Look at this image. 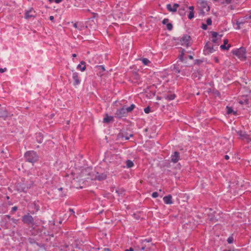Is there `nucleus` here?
<instances>
[{"label":"nucleus","instance_id":"obj_2","mask_svg":"<svg viewBox=\"0 0 251 251\" xmlns=\"http://www.w3.org/2000/svg\"><path fill=\"white\" fill-rule=\"evenodd\" d=\"M236 56L241 61L246 59V51L244 48L240 47L236 50Z\"/></svg>","mask_w":251,"mask_h":251},{"label":"nucleus","instance_id":"obj_11","mask_svg":"<svg viewBox=\"0 0 251 251\" xmlns=\"http://www.w3.org/2000/svg\"><path fill=\"white\" fill-rule=\"evenodd\" d=\"M172 199V197L169 195L163 198V201L165 204H171L173 203Z\"/></svg>","mask_w":251,"mask_h":251},{"label":"nucleus","instance_id":"obj_4","mask_svg":"<svg viewBox=\"0 0 251 251\" xmlns=\"http://www.w3.org/2000/svg\"><path fill=\"white\" fill-rule=\"evenodd\" d=\"M22 220L24 223L27 225L32 224L34 222L33 218L29 213L24 215Z\"/></svg>","mask_w":251,"mask_h":251},{"label":"nucleus","instance_id":"obj_31","mask_svg":"<svg viewBox=\"0 0 251 251\" xmlns=\"http://www.w3.org/2000/svg\"><path fill=\"white\" fill-rule=\"evenodd\" d=\"M206 23L207 25H211L212 24V20L210 18H208L206 20Z\"/></svg>","mask_w":251,"mask_h":251},{"label":"nucleus","instance_id":"obj_37","mask_svg":"<svg viewBox=\"0 0 251 251\" xmlns=\"http://www.w3.org/2000/svg\"><path fill=\"white\" fill-rule=\"evenodd\" d=\"M124 251H134V250L132 248H130L129 249H126Z\"/></svg>","mask_w":251,"mask_h":251},{"label":"nucleus","instance_id":"obj_25","mask_svg":"<svg viewBox=\"0 0 251 251\" xmlns=\"http://www.w3.org/2000/svg\"><path fill=\"white\" fill-rule=\"evenodd\" d=\"M175 95L174 94H170L167 96V99L169 100H173L175 98Z\"/></svg>","mask_w":251,"mask_h":251},{"label":"nucleus","instance_id":"obj_53","mask_svg":"<svg viewBox=\"0 0 251 251\" xmlns=\"http://www.w3.org/2000/svg\"><path fill=\"white\" fill-rule=\"evenodd\" d=\"M224 251H231L230 250H224Z\"/></svg>","mask_w":251,"mask_h":251},{"label":"nucleus","instance_id":"obj_33","mask_svg":"<svg viewBox=\"0 0 251 251\" xmlns=\"http://www.w3.org/2000/svg\"><path fill=\"white\" fill-rule=\"evenodd\" d=\"M6 68H0V73H4V72H5L6 71Z\"/></svg>","mask_w":251,"mask_h":251},{"label":"nucleus","instance_id":"obj_38","mask_svg":"<svg viewBox=\"0 0 251 251\" xmlns=\"http://www.w3.org/2000/svg\"><path fill=\"white\" fill-rule=\"evenodd\" d=\"M62 1V0H55V2L56 3H59L61 2Z\"/></svg>","mask_w":251,"mask_h":251},{"label":"nucleus","instance_id":"obj_47","mask_svg":"<svg viewBox=\"0 0 251 251\" xmlns=\"http://www.w3.org/2000/svg\"><path fill=\"white\" fill-rule=\"evenodd\" d=\"M129 137H125V139H126V140H128V139H129Z\"/></svg>","mask_w":251,"mask_h":251},{"label":"nucleus","instance_id":"obj_45","mask_svg":"<svg viewBox=\"0 0 251 251\" xmlns=\"http://www.w3.org/2000/svg\"><path fill=\"white\" fill-rule=\"evenodd\" d=\"M72 56L73 57H75L76 56V54L74 53V54H73Z\"/></svg>","mask_w":251,"mask_h":251},{"label":"nucleus","instance_id":"obj_26","mask_svg":"<svg viewBox=\"0 0 251 251\" xmlns=\"http://www.w3.org/2000/svg\"><path fill=\"white\" fill-rule=\"evenodd\" d=\"M166 26H167V29H168L169 30H171L173 28V25L171 23L167 24L166 25Z\"/></svg>","mask_w":251,"mask_h":251},{"label":"nucleus","instance_id":"obj_54","mask_svg":"<svg viewBox=\"0 0 251 251\" xmlns=\"http://www.w3.org/2000/svg\"><path fill=\"white\" fill-rule=\"evenodd\" d=\"M226 1H228L229 2H230V0H226Z\"/></svg>","mask_w":251,"mask_h":251},{"label":"nucleus","instance_id":"obj_27","mask_svg":"<svg viewBox=\"0 0 251 251\" xmlns=\"http://www.w3.org/2000/svg\"><path fill=\"white\" fill-rule=\"evenodd\" d=\"M234 240V239H233V237H229L228 239H227V242L229 243V244H231L233 242Z\"/></svg>","mask_w":251,"mask_h":251},{"label":"nucleus","instance_id":"obj_15","mask_svg":"<svg viewBox=\"0 0 251 251\" xmlns=\"http://www.w3.org/2000/svg\"><path fill=\"white\" fill-rule=\"evenodd\" d=\"M77 68L82 72L84 71L86 69L85 62L81 61L80 64L77 65Z\"/></svg>","mask_w":251,"mask_h":251},{"label":"nucleus","instance_id":"obj_36","mask_svg":"<svg viewBox=\"0 0 251 251\" xmlns=\"http://www.w3.org/2000/svg\"><path fill=\"white\" fill-rule=\"evenodd\" d=\"M11 220L15 224H17V222H18V220L17 219H15L14 218H12L11 219Z\"/></svg>","mask_w":251,"mask_h":251},{"label":"nucleus","instance_id":"obj_9","mask_svg":"<svg viewBox=\"0 0 251 251\" xmlns=\"http://www.w3.org/2000/svg\"><path fill=\"white\" fill-rule=\"evenodd\" d=\"M167 9L170 12H175L176 11L177 8L178 7V4L174 3L173 5L168 4L166 6Z\"/></svg>","mask_w":251,"mask_h":251},{"label":"nucleus","instance_id":"obj_1","mask_svg":"<svg viewBox=\"0 0 251 251\" xmlns=\"http://www.w3.org/2000/svg\"><path fill=\"white\" fill-rule=\"evenodd\" d=\"M25 157L26 160L31 163L36 162L38 159V155L34 151H28L25 153Z\"/></svg>","mask_w":251,"mask_h":251},{"label":"nucleus","instance_id":"obj_50","mask_svg":"<svg viewBox=\"0 0 251 251\" xmlns=\"http://www.w3.org/2000/svg\"><path fill=\"white\" fill-rule=\"evenodd\" d=\"M6 217H7L8 218H10V216H9V215H6Z\"/></svg>","mask_w":251,"mask_h":251},{"label":"nucleus","instance_id":"obj_8","mask_svg":"<svg viewBox=\"0 0 251 251\" xmlns=\"http://www.w3.org/2000/svg\"><path fill=\"white\" fill-rule=\"evenodd\" d=\"M72 77L74 80L73 84L74 86H76L80 84V81L77 73H73Z\"/></svg>","mask_w":251,"mask_h":251},{"label":"nucleus","instance_id":"obj_19","mask_svg":"<svg viewBox=\"0 0 251 251\" xmlns=\"http://www.w3.org/2000/svg\"><path fill=\"white\" fill-rule=\"evenodd\" d=\"M227 43H228L227 40L225 39L224 40V44L223 45H221L220 48L223 50H228L230 47V45L228 44L227 45V46H226V44H227Z\"/></svg>","mask_w":251,"mask_h":251},{"label":"nucleus","instance_id":"obj_28","mask_svg":"<svg viewBox=\"0 0 251 251\" xmlns=\"http://www.w3.org/2000/svg\"><path fill=\"white\" fill-rule=\"evenodd\" d=\"M158 196V194L157 192H153L152 194V197L153 198H157V197Z\"/></svg>","mask_w":251,"mask_h":251},{"label":"nucleus","instance_id":"obj_52","mask_svg":"<svg viewBox=\"0 0 251 251\" xmlns=\"http://www.w3.org/2000/svg\"><path fill=\"white\" fill-rule=\"evenodd\" d=\"M59 190H62V188H60L59 189Z\"/></svg>","mask_w":251,"mask_h":251},{"label":"nucleus","instance_id":"obj_44","mask_svg":"<svg viewBox=\"0 0 251 251\" xmlns=\"http://www.w3.org/2000/svg\"><path fill=\"white\" fill-rule=\"evenodd\" d=\"M103 251H110V250L108 248H105Z\"/></svg>","mask_w":251,"mask_h":251},{"label":"nucleus","instance_id":"obj_16","mask_svg":"<svg viewBox=\"0 0 251 251\" xmlns=\"http://www.w3.org/2000/svg\"><path fill=\"white\" fill-rule=\"evenodd\" d=\"M106 175L104 174H99L97 173L96 176V178L99 180H104L106 179Z\"/></svg>","mask_w":251,"mask_h":251},{"label":"nucleus","instance_id":"obj_14","mask_svg":"<svg viewBox=\"0 0 251 251\" xmlns=\"http://www.w3.org/2000/svg\"><path fill=\"white\" fill-rule=\"evenodd\" d=\"M189 9L190 10L188 17L189 19H192L194 17V7L193 6H189Z\"/></svg>","mask_w":251,"mask_h":251},{"label":"nucleus","instance_id":"obj_35","mask_svg":"<svg viewBox=\"0 0 251 251\" xmlns=\"http://www.w3.org/2000/svg\"><path fill=\"white\" fill-rule=\"evenodd\" d=\"M17 209H18V207L17 206H14L12 208V211L14 212V211H16L17 210Z\"/></svg>","mask_w":251,"mask_h":251},{"label":"nucleus","instance_id":"obj_39","mask_svg":"<svg viewBox=\"0 0 251 251\" xmlns=\"http://www.w3.org/2000/svg\"><path fill=\"white\" fill-rule=\"evenodd\" d=\"M73 26L75 28H77V23L74 24Z\"/></svg>","mask_w":251,"mask_h":251},{"label":"nucleus","instance_id":"obj_51","mask_svg":"<svg viewBox=\"0 0 251 251\" xmlns=\"http://www.w3.org/2000/svg\"><path fill=\"white\" fill-rule=\"evenodd\" d=\"M49 1H50V2H52L53 1V0H48Z\"/></svg>","mask_w":251,"mask_h":251},{"label":"nucleus","instance_id":"obj_23","mask_svg":"<svg viewBox=\"0 0 251 251\" xmlns=\"http://www.w3.org/2000/svg\"><path fill=\"white\" fill-rule=\"evenodd\" d=\"M141 61L145 65H147L151 63L150 61L148 59L145 58L142 59Z\"/></svg>","mask_w":251,"mask_h":251},{"label":"nucleus","instance_id":"obj_10","mask_svg":"<svg viewBox=\"0 0 251 251\" xmlns=\"http://www.w3.org/2000/svg\"><path fill=\"white\" fill-rule=\"evenodd\" d=\"M171 160L173 162L176 163L179 160V153L177 151L174 152L171 155Z\"/></svg>","mask_w":251,"mask_h":251},{"label":"nucleus","instance_id":"obj_48","mask_svg":"<svg viewBox=\"0 0 251 251\" xmlns=\"http://www.w3.org/2000/svg\"><path fill=\"white\" fill-rule=\"evenodd\" d=\"M70 211H71L72 213H74V212L73 210H72V209H70Z\"/></svg>","mask_w":251,"mask_h":251},{"label":"nucleus","instance_id":"obj_41","mask_svg":"<svg viewBox=\"0 0 251 251\" xmlns=\"http://www.w3.org/2000/svg\"><path fill=\"white\" fill-rule=\"evenodd\" d=\"M50 19L51 21H53L54 20V17L53 16H50Z\"/></svg>","mask_w":251,"mask_h":251},{"label":"nucleus","instance_id":"obj_40","mask_svg":"<svg viewBox=\"0 0 251 251\" xmlns=\"http://www.w3.org/2000/svg\"><path fill=\"white\" fill-rule=\"evenodd\" d=\"M175 71L177 73H180V71H179V70L178 68H175Z\"/></svg>","mask_w":251,"mask_h":251},{"label":"nucleus","instance_id":"obj_24","mask_svg":"<svg viewBox=\"0 0 251 251\" xmlns=\"http://www.w3.org/2000/svg\"><path fill=\"white\" fill-rule=\"evenodd\" d=\"M226 109H227V114H229L233 112L234 115L235 114V112L233 111L231 108H230L228 106H227Z\"/></svg>","mask_w":251,"mask_h":251},{"label":"nucleus","instance_id":"obj_32","mask_svg":"<svg viewBox=\"0 0 251 251\" xmlns=\"http://www.w3.org/2000/svg\"><path fill=\"white\" fill-rule=\"evenodd\" d=\"M239 102L241 104H243L244 103H246V104H248V100H245L244 101H239Z\"/></svg>","mask_w":251,"mask_h":251},{"label":"nucleus","instance_id":"obj_30","mask_svg":"<svg viewBox=\"0 0 251 251\" xmlns=\"http://www.w3.org/2000/svg\"><path fill=\"white\" fill-rule=\"evenodd\" d=\"M144 112L147 114L149 113V112H150V108L149 107L145 108L144 109Z\"/></svg>","mask_w":251,"mask_h":251},{"label":"nucleus","instance_id":"obj_46","mask_svg":"<svg viewBox=\"0 0 251 251\" xmlns=\"http://www.w3.org/2000/svg\"><path fill=\"white\" fill-rule=\"evenodd\" d=\"M145 249V247H142V248H141V250H144Z\"/></svg>","mask_w":251,"mask_h":251},{"label":"nucleus","instance_id":"obj_55","mask_svg":"<svg viewBox=\"0 0 251 251\" xmlns=\"http://www.w3.org/2000/svg\"><path fill=\"white\" fill-rule=\"evenodd\" d=\"M130 137L132 136V134H130Z\"/></svg>","mask_w":251,"mask_h":251},{"label":"nucleus","instance_id":"obj_20","mask_svg":"<svg viewBox=\"0 0 251 251\" xmlns=\"http://www.w3.org/2000/svg\"><path fill=\"white\" fill-rule=\"evenodd\" d=\"M113 120V118L112 116H108L107 115L106 116L105 118L103 119V122L104 123H109L110 121H112Z\"/></svg>","mask_w":251,"mask_h":251},{"label":"nucleus","instance_id":"obj_34","mask_svg":"<svg viewBox=\"0 0 251 251\" xmlns=\"http://www.w3.org/2000/svg\"><path fill=\"white\" fill-rule=\"evenodd\" d=\"M201 27H202V28L203 29H204V30H206V29H207V25H205V24H202V26H201Z\"/></svg>","mask_w":251,"mask_h":251},{"label":"nucleus","instance_id":"obj_3","mask_svg":"<svg viewBox=\"0 0 251 251\" xmlns=\"http://www.w3.org/2000/svg\"><path fill=\"white\" fill-rule=\"evenodd\" d=\"M127 114V111L126 108L123 107L122 108H120L117 109L116 111L115 115V117L118 118H122L123 117H126Z\"/></svg>","mask_w":251,"mask_h":251},{"label":"nucleus","instance_id":"obj_7","mask_svg":"<svg viewBox=\"0 0 251 251\" xmlns=\"http://www.w3.org/2000/svg\"><path fill=\"white\" fill-rule=\"evenodd\" d=\"M190 36L187 35L183 36L180 40L181 45L186 47L189 46L190 44Z\"/></svg>","mask_w":251,"mask_h":251},{"label":"nucleus","instance_id":"obj_6","mask_svg":"<svg viewBox=\"0 0 251 251\" xmlns=\"http://www.w3.org/2000/svg\"><path fill=\"white\" fill-rule=\"evenodd\" d=\"M200 7L201 9L202 13L204 12H208L210 10V7L208 5L207 2L205 0H200L199 2Z\"/></svg>","mask_w":251,"mask_h":251},{"label":"nucleus","instance_id":"obj_12","mask_svg":"<svg viewBox=\"0 0 251 251\" xmlns=\"http://www.w3.org/2000/svg\"><path fill=\"white\" fill-rule=\"evenodd\" d=\"M34 16L35 11H34L33 9H30L29 11H27L25 14V18L26 19H29Z\"/></svg>","mask_w":251,"mask_h":251},{"label":"nucleus","instance_id":"obj_42","mask_svg":"<svg viewBox=\"0 0 251 251\" xmlns=\"http://www.w3.org/2000/svg\"><path fill=\"white\" fill-rule=\"evenodd\" d=\"M150 242V240H148V239H145V240H143V242Z\"/></svg>","mask_w":251,"mask_h":251},{"label":"nucleus","instance_id":"obj_17","mask_svg":"<svg viewBox=\"0 0 251 251\" xmlns=\"http://www.w3.org/2000/svg\"><path fill=\"white\" fill-rule=\"evenodd\" d=\"M10 116H11V115L8 114L7 111L5 110H0V117L5 118Z\"/></svg>","mask_w":251,"mask_h":251},{"label":"nucleus","instance_id":"obj_18","mask_svg":"<svg viewBox=\"0 0 251 251\" xmlns=\"http://www.w3.org/2000/svg\"><path fill=\"white\" fill-rule=\"evenodd\" d=\"M204 51H206L207 53H212L214 51V50L212 48L209 46L208 44H207L204 47Z\"/></svg>","mask_w":251,"mask_h":251},{"label":"nucleus","instance_id":"obj_43","mask_svg":"<svg viewBox=\"0 0 251 251\" xmlns=\"http://www.w3.org/2000/svg\"><path fill=\"white\" fill-rule=\"evenodd\" d=\"M225 158L226 159V160H227L229 159V156L227 155H226L225 156Z\"/></svg>","mask_w":251,"mask_h":251},{"label":"nucleus","instance_id":"obj_29","mask_svg":"<svg viewBox=\"0 0 251 251\" xmlns=\"http://www.w3.org/2000/svg\"><path fill=\"white\" fill-rule=\"evenodd\" d=\"M169 19H164L162 21V24L164 25H166L168 24L169 23Z\"/></svg>","mask_w":251,"mask_h":251},{"label":"nucleus","instance_id":"obj_22","mask_svg":"<svg viewBox=\"0 0 251 251\" xmlns=\"http://www.w3.org/2000/svg\"><path fill=\"white\" fill-rule=\"evenodd\" d=\"M135 107V105L134 104H132L129 107L126 108L127 112H131Z\"/></svg>","mask_w":251,"mask_h":251},{"label":"nucleus","instance_id":"obj_21","mask_svg":"<svg viewBox=\"0 0 251 251\" xmlns=\"http://www.w3.org/2000/svg\"><path fill=\"white\" fill-rule=\"evenodd\" d=\"M126 165L127 168H130L133 166V163L130 160H127L126 162Z\"/></svg>","mask_w":251,"mask_h":251},{"label":"nucleus","instance_id":"obj_13","mask_svg":"<svg viewBox=\"0 0 251 251\" xmlns=\"http://www.w3.org/2000/svg\"><path fill=\"white\" fill-rule=\"evenodd\" d=\"M212 42L213 43H216L218 40V37H219L220 38L222 37V35H219L217 32H212Z\"/></svg>","mask_w":251,"mask_h":251},{"label":"nucleus","instance_id":"obj_49","mask_svg":"<svg viewBox=\"0 0 251 251\" xmlns=\"http://www.w3.org/2000/svg\"><path fill=\"white\" fill-rule=\"evenodd\" d=\"M189 58H190V59H192V58H193V57H192V56L191 55H190V56H189Z\"/></svg>","mask_w":251,"mask_h":251},{"label":"nucleus","instance_id":"obj_5","mask_svg":"<svg viewBox=\"0 0 251 251\" xmlns=\"http://www.w3.org/2000/svg\"><path fill=\"white\" fill-rule=\"evenodd\" d=\"M237 134L239 136V138L243 141H245L248 143L251 141L249 136L244 131H239L237 132Z\"/></svg>","mask_w":251,"mask_h":251}]
</instances>
